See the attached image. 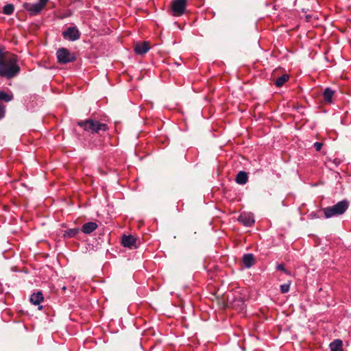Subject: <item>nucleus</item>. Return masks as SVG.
<instances>
[{
	"label": "nucleus",
	"mask_w": 351,
	"mask_h": 351,
	"mask_svg": "<svg viewBox=\"0 0 351 351\" xmlns=\"http://www.w3.org/2000/svg\"><path fill=\"white\" fill-rule=\"evenodd\" d=\"M17 62L16 56L4 53L0 48V76L7 79L16 76L21 71Z\"/></svg>",
	"instance_id": "nucleus-1"
},
{
	"label": "nucleus",
	"mask_w": 351,
	"mask_h": 351,
	"mask_svg": "<svg viewBox=\"0 0 351 351\" xmlns=\"http://www.w3.org/2000/svg\"><path fill=\"white\" fill-rule=\"evenodd\" d=\"M348 207L349 202L348 200L343 199L340 201L334 206L323 208L324 217L328 219L343 215L348 210Z\"/></svg>",
	"instance_id": "nucleus-2"
},
{
	"label": "nucleus",
	"mask_w": 351,
	"mask_h": 351,
	"mask_svg": "<svg viewBox=\"0 0 351 351\" xmlns=\"http://www.w3.org/2000/svg\"><path fill=\"white\" fill-rule=\"evenodd\" d=\"M78 125L83 128L86 131H91L95 133H99L100 131L104 132L108 130L106 124L93 119H88L84 121L78 122Z\"/></svg>",
	"instance_id": "nucleus-3"
},
{
	"label": "nucleus",
	"mask_w": 351,
	"mask_h": 351,
	"mask_svg": "<svg viewBox=\"0 0 351 351\" xmlns=\"http://www.w3.org/2000/svg\"><path fill=\"white\" fill-rule=\"evenodd\" d=\"M56 56L58 62L61 64H67L73 62L76 60V56L73 53L66 48H60L57 50Z\"/></svg>",
	"instance_id": "nucleus-4"
},
{
	"label": "nucleus",
	"mask_w": 351,
	"mask_h": 351,
	"mask_svg": "<svg viewBox=\"0 0 351 351\" xmlns=\"http://www.w3.org/2000/svg\"><path fill=\"white\" fill-rule=\"evenodd\" d=\"M186 6V1L173 0L171 4V10L173 12V15L175 16H182L184 13Z\"/></svg>",
	"instance_id": "nucleus-5"
},
{
	"label": "nucleus",
	"mask_w": 351,
	"mask_h": 351,
	"mask_svg": "<svg viewBox=\"0 0 351 351\" xmlns=\"http://www.w3.org/2000/svg\"><path fill=\"white\" fill-rule=\"evenodd\" d=\"M62 36L65 39L75 41L80 38V33L77 27H69L62 32Z\"/></svg>",
	"instance_id": "nucleus-6"
},
{
	"label": "nucleus",
	"mask_w": 351,
	"mask_h": 351,
	"mask_svg": "<svg viewBox=\"0 0 351 351\" xmlns=\"http://www.w3.org/2000/svg\"><path fill=\"white\" fill-rule=\"evenodd\" d=\"M25 9L29 12L31 15H36L45 7L44 5L38 2L36 3H25L23 5Z\"/></svg>",
	"instance_id": "nucleus-7"
},
{
	"label": "nucleus",
	"mask_w": 351,
	"mask_h": 351,
	"mask_svg": "<svg viewBox=\"0 0 351 351\" xmlns=\"http://www.w3.org/2000/svg\"><path fill=\"white\" fill-rule=\"evenodd\" d=\"M238 221L243 226L250 227L254 223V215L250 213H242L239 218Z\"/></svg>",
	"instance_id": "nucleus-8"
},
{
	"label": "nucleus",
	"mask_w": 351,
	"mask_h": 351,
	"mask_svg": "<svg viewBox=\"0 0 351 351\" xmlns=\"http://www.w3.org/2000/svg\"><path fill=\"white\" fill-rule=\"evenodd\" d=\"M150 49L149 42L137 43L134 45V51L139 55L146 53Z\"/></svg>",
	"instance_id": "nucleus-9"
},
{
	"label": "nucleus",
	"mask_w": 351,
	"mask_h": 351,
	"mask_svg": "<svg viewBox=\"0 0 351 351\" xmlns=\"http://www.w3.org/2000/svg\"><path fill=\"white\" fill-rule=\"evenodd\" d=\"M121 243L122 245L126 247H136V239L132 235H123L122 237Z\"/></svg>",
	"instance_id": "nucleus-10"
},
{
	"label": "nucleus",
	"mask_w": 351,
	"mask_h": 351,
	"mask_svg": "<svg viewBox=\"0 0 351 351\" xmlns=\"http://www.w3.org/2000/svg\"><path fill=\"white\" fill-rule=\"evenodd\" d=\"M98 226L96 223L90 221L85 223L81 228L82 232L85 234H90L97 228Z\"/></svg>",
	"instance_id": "nucleus-11"
},
{
	"label": "nucleus",
	"mask_w": 351,
	"mask_h": 351,
	"mask_svg": "<svg viewBox=\"0 0 351 351\" xmlns=\"http://www.w3.org/2000/svg\"><path fill=\"white\" fill-rule=\"evenodd\" d=\"M43 300L44 297L41 291L34 293L30 297V301L34 305H39Z\"/></svg>",
	"instance_id": "nucleus-12"
},
{
	"label": "nucleus",
	"mask_w": 351,
	"mask_h": 351,
	"mask_svg": "<svg viewBox=\"0 0 351 351\" xmlns=\"http://www.w3.org/2000/svg\"><path fill=\"white\" fill-rule=\"evenodd\" d=\"M248 180V175L245 171H239L235 178V181L239 184H245Z\"/></svg>",
	"instance_id": "nucleus-13"
},
{
	"label": "nucleus",
	"mask_w": 351,
	"mask_h": 351,
	"mask_svg": "<svg viewBox=\"0 0 351 351\" xmlns=\"http://www.w3.org/2000/svg\"><path fill=\"white\" fill-rule=\"evenodd\" d=\"M243 263L245 267L250 268L254 264V257L252 254H246L243 256Z\"/></svg>",
	"instance_id": "nucleus-14"
},
{
	"label": "nucleus",
	"mask_w": 351,
	"mask_h": 351,
	"mask_svg": "<svg viewBox=\"0 0 351 351\" xmlns=\"http://www.w3.org/2000/svg\"><path fill=\"white\" fill-rule=\"evenodd\" d=\"M330 351H343V343L340 339H336L330 343Z\"/></svg>",
	"instance_id": "nucleus-15"
},
{
	"label": "nucleus",
	"mask_w": 351,
	"mask_h": 351,
	"mask_svg": "<svg viewBox=\"0 0 351 351\" xmlns=\"http://www.w3.org/2000/svg\"><path fill=\"white\" fill-rule=\"evenodd\" d=\"M334 91L330 88H326L323 93L324 101L328 103H331Z\"/></svg>",
	"instance_id": "nucleus-16"
},
{
	"label": "nucleus",
	"mask_w": 351,
	"mask_h": 351,
	"mask_svg": "<svg viewBox=\"0 0 351 351\" xmlns=\"http://www.w3.org/2000/svg\"><path fill=\"white\" fill-rule=\"evenodd\" d=\"M289 79V75L287 74H284L282 75V76L278 77L275 82H274V84L277 86V87H281L286 82L288 81V80Z\"/></svg>",
	"instance_id": "nucleus-17"
},
{
	"label": "nucleus",
	"mask_w": 351,
	"mask_h": 351,
	"mask_svg": "<svg viewBox=\"0 0 351 351\" xmlns=\"http://www.w3.org/2000/svg\"><path fill=\"white\" fill-rule=\"evenodd\" d=\"M13 99V95L8 94L5 91H0V101L9 102Z\"/></svg>",
	"instance_id": "nucleus-18"
},
{
	"label": "nucleus",
	"mask_w": 351,
	"mask_h": 351,
	"mask_svg": "<svg viewBox=\"0 0 351 351\" xmlns=\"http://www.w3.org/2000/svg\"><path fill=\"white\" fill-rule=\"evenodd\" d=\"M80 232L79 228H71L68 229L66 231H65L64 237H67L69 238H71L75 237L76 234H77Z\"/></svg>",
	"instance_id": "nucleus-19"
},
{
	"label": "nucleus",
	"mask_w": 351,
	"mask_h": 351,
	"mask_svg": "<svg viewBox=\"0 0 351 351\" xmlns=\"http://www.w3.org/2000/svg\"><path fill=\"white\" fill-rule=\"evenodd\" d=\"M14 10V8L12 4H7L3 7V12L5 14L10 15L13 13Z\"/></svg>",
	"instance_id": "nucleus-20"
},
{
	"label": "nucleus",
	"mask_w": 351,
	"mask_h": 351,
	"mask_svg": "<svg viewBox=\"0 0 351 351\" xmlns=\"http://www.w3.org/2000/svg\"><path fill=\"white\" fill-rule=\"evenodd\" d=\"M290 284L286 283L280 286V291L282 293H287L289 291Z\"/></svg>",
	"instance_id": "nucleus-21"
},
{
	"label": "nucleus",
	"mask_w": 351,
	"mask_h": 351,
	"mask_svg": "<svg viewBox=\"0 0 351 351\" xmlns=\"http://www.w3.org/2000/svg\"><path fill=\"white\" fill-rule=\"evenodd\" d=\"M5 114V106L0 104V119L4 117Z\"/></svg>",
	"instance_id": "nucleus-22"
},
{
	"label": "nucleus",
	"mask_w": 351,
	"mask_h": 351,
	"mask_svg": "<svg viewBox=\"0 0 351 351\" xmlns=\"http://www.w3.org/2000/svg\"><path fill=\"white\" fill-rule=\"evenodd\" d=\"M323 147V143L320 142H315L314 143V147L316 151H320L322 147Z\"/></svg>",
	"instance_id": "nucleus-23"
},
{
	"label": "nucleus",
	"mask_w": 351,
	"mask_h": 351,
	"mask_svg": "<svg viewBox=\"0 0 351 351\" xmlns=\"http://www.w3.org/2000/svg\"><path fill=\"white\" fill-rule=\"evenodd\" d=\"M277 269H278V270H280V271H284V272H285V273H286V274H288L287 271V270H286V269L285 268L284 265H282V264L278 265L277 266Z\"/></svg>",
	"instance_id": "nucleus-24"
},
{
	"label": "nucleus",
	"mask_w": 351,
	"mask_h": 351,
	"mask_svg": "<svg viewBox=\"0 0 351 351\" xmlns=\"http://www.w3.org/2000/svg\"><path fill=\"white\" fill-rule=\"evenodd\" d=\"M49 0H39V2H40V3H42L43 5H44L45 6L47 5V3L48 2Z\"/></svg>",
	"instance_id": "nucleus-25"
},
{
	"label": "nucleus",
	"mask_w": 351,
	"mask_h": 351,
	"mask_svg": "<svg viewBox=\"0 0 351 351\" xmlns=\"http://www.w3.org/2000/svg\"><path fill=\"white\" fill-rule=\"evenodd\" d=\"M42 308H43V306H38V309H39V310H41Z\"/></svg>",
	"instance_id": "nucleus-26"
}]
</instances>
